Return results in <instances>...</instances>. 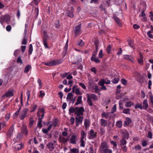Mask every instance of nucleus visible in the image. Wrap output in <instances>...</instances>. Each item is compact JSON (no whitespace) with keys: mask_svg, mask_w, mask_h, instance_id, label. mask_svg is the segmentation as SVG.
I'll return each mask as SVG.
<instances>
[{"mask_svg":"<svg viewBox=\"0 0 153 153\" xmlns=\"http://www.w3.org/2000/svg\"><path fill=\"white\" fill-rule=\"evenodd\" d=\"M100 152V153H112L111 149L108 148L106 143L105 141L101 144Z\"/></svg>","mask_w":153,"mask_h":153,"instance_id":"1","label":"nucleus"},{"mask_svg":"<svg viewBox=\"0 0 153 153\" xmlns=\"http://www.w3.org/2000/svg\"><path fill=\"white\" fill-rule=\"evenodd\" d=\"M10 20V17L8 15H5L1 16L0 17V22L2 25L4 22H8Z\"/></svg>","mask_w":153,"mask_h":153,"instance_id":"2","label":"nucleus"},{"mask_svg":"<svg viewBox=\"0 0 153 153\" xmlns=\"http://www.w3.org/2000/svg\"><path fill=\"white\" fill-rule=\"evenodd\" d=\"M62 62L61 61L60 62L58 60H52L47 63H44L45 65L49 66H52L54 65H58Z\"/></svg>","mask_w":153,"mask_h":153,"instance_id":"3","label":"nucleus"},{"mask_svg":"<svg viewBox=\"0 0 153 153\" xmlns=\"http://www.w3.org/2000/svg\"><path fill=\"white\" fill-rule=\"evenodd\" d=\"M75 114L77 116H79L83 114V112L85 111L84 109L82 107H76Z\"/></svg>","mask_w":153,"mask_h":153,"instance_id":"4","label":"nucleus"},{"mask_svg":"<svg viewBox=\"0 0 153 153\" xmlns=\"http://www.w3.org/2000/svg\"><path fill=\"white\" fill-rule=\"evenodd\" d=\"M28 111V109L27 108H25L22 112L21 113L20 115V118L21 120H23L26 117Z\"/></svg>","mask_w":153,"mask_h":153,"instance_id":"5","label":"nucleus"},{"mask_svg":"<svg viewBox=\"0 0 153 153\" xmlns=\"http://www.w3.org/2000/svg\"><path fill=\"white\" fill-rule=\"evenodd\" d=\"M45 113V109L43 108L38 109L37 112V116L39 117L43 118Z\"/></svg>","mask_w":153,"mask_h":153,"instance_id":"6","label":"nucleus"},{"mask_svg":"<svg viewBox=\"0 0 153 153\" xmlns=\"http://www.w3.org/2000/svg\"><path fill=\"white\" fill-rule=\"evenodd\" d=\"M81 24H80L77 25L75 27L74 30V32L75 33V36L76 37L80 34L81 31Z\"/></svg>","mask_w":153,"mask_h":153,"instance_id":"7","label":"nucleus"},{"mask_svg":"<svg viewBox=\"0 0 153 153\" xmlns=\"http://www.w3.org/2000/svg\"><path fill=\"white\" fill-rule=\"evenodd\" d=\"M14 129V125H13L8 130L7 133V135L8 138H10L13 135Z\"/></svg>","mask_w":153,"mask_h":153,"instance_id":"8","label":"nucleus"},{"mask_svg":"<svg viewBox=\"0 0 153 153\" xmlns=\"http://www.w3.org/2000/svg\"><path fill=\"white\" fill-rule=\"evenodd\" d=\"M44 34L45 37H43V44L45 48H48L49 47L47 45V41L48 39V37L45 32H44Z\"/></svg>","mask_w":153,"mask_h":153,"instance_id":"9","label":"nucleus"},{"mask_svg":"<svg viewBox=\"0 0 153 153\" xmlns=\"http://www.w3.org/2000/svg\"><path fill=\"white\" fill-rule=\"evenodd\" d=\"M59 141L61 143L65 144L69 140V137L68 138H65L62 136H60L59 137Z\"/></svg>","mask_w":153,"mask_h":153,"instance_id":"10","label":"nucleus"},{"mask_svg":"<svg viewBox=\"0 0 153 153\" xmlns=\"http://www.w3.org/2000/svg\"><path fill=\"white\" fill-rule=\"evenodd\" d=\"M110 80L105 79H102L98 82V84L100 85H103L104 84H109L110 83Z\"/></svg>","mask_w":153,"mask_h":153,"instance_id":"11","label":"nucleus"},{"mask_svg":"<svg viewBox=\"0 0 153 153\" xmlns=\"http://www.w3.org/2000/svg\"><path fill=\"white\" fill-rule=\"evenodd\" d=\"M14 146L16 150H20L24 147V145L22 143H15L14 144Z\"/></svg>","mask_w":153,"mask_h":153,"instance_id":"12","label":"nucleus"},{"mask_svg":"<svg viewBox=\"0 0 153 153\" xmlns=\"http://www.w3.org/2000/svg\"><path fill=\"white\" fill-rule=\"evenodd\" d=\"M76 136L73 135L71 137L70 143L72 144H76Z\"/></svg>","mask_w":153,"mask_h":153,"instance_id":"13","label":"nucleus"},{"mask_svg":"<svg viewBox=\"0 0 153 153\" xmlns=\"http://www.w3.org/2000/svg\"><path fill=\"white\" fill-rule=\"evenodd\" d=\"M123 58L124 59L127 60H129L132 62H134L133 60V57L131 55H125L123 56Z\"/></svg>","mask_w":153,"mask_h":153,"instance_id":"14","label":"nucleus"},{"mask_svg":"<svg viewBox=\"0 0 153 153\" xmlns=\"http://www.w3.org/2000/svg\"><path fill=\"white\" fill-rule=\"evenodd\" d=\"M71 12L70 11H67L66 13V14L67 15L70 17L73 18L74 16V15L73 14V13L74 11V9L72 7H71Z\"/></svg>","mask_w":153,"mask_h":153,"instance_id":"15","label":"nucleus"},{"mask_svg":"<svg viewBox=\"0 0 153 153\" xmlns=\"http://www.w3.org/2000/svg\"><path fill=\"white\" fill-rule=\"evenodd\" d=\"M148 107V104L147 103V100L145 99L143 102L142 108H143V109L146 110Z\"/></svg>","mask_w":153,"mask_h":153,"instance_id":"16","label":"nucleus"},{"mask_svg":"<svg viewBox=\"0 0 153 153\" xmlns=\"http://www.w3.org/2000/svg\"><path fill=\"white\" fill-rule=\"evenodd\" d=\"M113 18L117 24L120 27L122 25L120 22L119 19L116 16L114 15Z\"/></svg>","mask_w":153,"mask_h":153,"instance_id":"17","label":"nucleus"},{"mask_svg":"<svg viewBox=\"0 0 153 153\" xmlns=\"http://www.w3.org/2000/svg\"><path fill=\"white\" fill-rule=\"evenodd\" d=\"M47 146L49 149L50 151H52L54 149V144L52 143H49L47 145Z\"/></svg>","mask_w":153,"mask_h":153,"instance_id":"18","label":"nucleus"},{"mask_svg":"<svg viewBox=\"0 0 153 153\" xmlns=\"http://www.w3.org/2000/svg\"><path fill=\"white\" fill-rule=\"evenodd\" d=\"M22 133L25 135H27L28 134V131L27 130V127L26 126L23 125L22 129Z\"/></svg>","mask_w":153,"mask_h":153,"instance_id":"19","label":"nucleus"},{"mask_svg":"<svg viewBox=\"0 0 153 153\" xmlns=\"http://www.w3.org/2000/svg\"><path fill=\"white\" fill-rule=\"evenodd\" d=\"M91 59L92 61L96 63H98L100 62V60H99L96 56L91 57Z\"/></svg>","mask_w":153,"mask_h":153,"instance_id":"20","label":"nucleus"},{"mask_svg":"<svg viewBox=\"0 0 153 153\" xmlns=\"http://www.w3.org/2000/svg\"><path fill=\"white\" fill-rule=\"evenodd\" d=\"M100 124L103 126H106L107 124V123L106 120L102 119L100 120Z\"/></svg>","mask_w":153,"mask_h":153,"instance_id":"21","label":"nucleus"},{"mask_svg":"<svg viewBox=\"0 0 153 153\" xmlns=\"http://www.w3.org/2000/svg\"><path fill=\"white\" fill-rule=\"evenodd\" d=\"M82 97L81 96H79L78 97L77 99L76 102L75 103L76 105H77L79 104H81L82 102Z\"/></svg>","mask_w":153,"mask_h":153,"instance_id":"22","label":"nucleus"},{"mask_svg":"<svg viewBox=\"0 0 153 153\" xmlns=\"http://www.w3.org/2000/svg\"><path fill=\"white\" fill-rule=\"evenodd\" d=\"M127 143V141L124 138H123V139L120 140V146H125Z\"/></svg>","mask_w":153,"mask_h":153,"instance_id":"23","label":"nucleus"},{"mask_svg":"<svg viewBox=\"0 0 153 153\" xmlns=\"http://www.w3.org/2000/svg\"><path fill=\"white\" fill-rule=\"evenodd\" d=\"M90 134L93 138H94L96 137L97 132H95L93 129H91L90 130Z\"/></svg>","mask_w":153,"mask_h":153,"instance_id":"24","label":"nucleus"},{"mask_svg":"<svg viewBox=\"0 0 153 153\" xmlns=\"http://www.w3.org/2000/svg\"><path fill=\"white\" fill-rule=\"evenodd\" d=\"M79 117H76V122H78L80 123H81L82 121V119L83 117L81 116H78Z\"/></svg>","mask_w":153,"mask_h":153,"instance_id":"25","label":"nucleus"},{"mask_svg":"<svg viewBox=\"0 0 153 153\" xmlns=\"http://www.w3.org/2000/svg\"><path fill=\"white\" fill-rule=\"evenodd\" d=\"M134 104V103L131 101L127 102H126L125 106L126 107H129Z\"/></svg>","mask_w":153,"mask_h":153,"instance_id":"26","label":"nucleus"},{"mask_svg":"<svg viewBox=\"0 0 153 153\" xmlns=\"http://www.w3.org/2000/svg\"><path fill=\"white\" fill-rule=\"evenodd\" d=\"M131 119L128 117H126V120L124 122V125H125L126 126H128L129 124L131 123Z\"/></svg>","mask_w":153,"mask_h":153,"instance_id":"27","label":"nucleus"},{"mask_svg":"<svg viewBox=\"0 0 153 153\" xmlns=\"http://www.w3.org/2000/svg\"><path fill=\"white\" fill-rule=\"evenodd\" d=\"M87 102L88 104L90 106H92L93 105V103L91 99V98L88 95L87 97Z\"/></svg>","mask_w":153,"mask_h":153,"instance_id":"28","label":"nucleus"},{"mask_svg":"<svg viewBox=\"0 0 153 153\" xmlns=\"http://www.w3.org/2000/svg\"><path fill=\"white\" fill-rule=\"evenodd\" d=\"M73 94L71 92L69 93L68 94L66 99L67 100H71L73 98Z\"/></svg>","mask_w":153,"mask_h":153,"instance_id":"29","label":"nucleus"},{"mask_svg":"<svg viewBox=\"0 0 153 153\" xmlns=\"http://www.w3.org/2000/svg\"><path fill=\"white\" fill-rule=\"evenodd\" d=\"M31 66L30 65H27L25 67L24 70V72L27 73L28 72L31 68Z\"/></svg>","mask_w":153,"mask_h":153,"instance_id":"30","label":"nucleus"},{"mask_svg":"<svg viewBox=\"0 0 153 153\" xmlns=\"http://www.w3.org/2000/svg\"><path fill=\"white\" fill-rule=\"evenodd\" d=\"M33 51V46L32 44H30L29 45V48L28 51V54L29 55H30L32 54Z\"/></svg>","mask_w":153,"mask_h":153,"instance_id":"31","label":"nucleus"},{"mask_svg":"<svg viewBox=\"0 0 153 153\" xmlns=\"http://www.w3.org/2000/svg\"><path fill=\"white\" fill-rule=\"evenodd\" d=\"M70 153H79V150L78 149L74 148L70 149Z\"/></svg>","mask_w":153,"mask_h":153,"instance_id":"32","label":"nucleus"},{"mask_svg":"<svg viewBox=\"0 0 153 153\" xmlns=\"http://www.w3.org/2000/svg\"><path fill=\"white\" fill-rule=\"evenodd\" d=\"M123 133L124 134V136L123 138H124L125 139L127 138L128 139L129 137V134L128 131H123Z\"/></svg>","mask_w":153,"mask_h":153,"instance_id":"33","label":"nucleus"},{"mask_svg":"<svg viewBox=\"0 0 153 153\" xmlns=\"http://www.w3.org/2000/svg\"><path fill=\"white\" fill-rule=\"evenodd\" d=\"M13 94L11 91H9L6 93L5 94V96L7 97H10L13 96Z\"/></svg>","mask_w":153,"mask_h":153,"instance_id":"34","label":"nucleus"},{"mask_svg":"<svg viewBox=\"0 0 153 153\" xmlns=\"http://www.w3.org/2000/svg\"><path fill=\"white\" fill-rule=\"evenodd\" d=\"M86 135V134L85 133L83 130H82L81 132V139H84V138H85Z\"/></svg>","mask_w":153,"mask_h":153,"instance_id":"35","label":"nucleus"},{"mask_svg":"<svg viewBox=\"0 0 153 153\" xmlns=\"http://www.w3.org/2000/svg\"><path fill=\"white\" fill-rule=\"evenodd\" d=\"M134 108L135 109H137V108H140V109L142 110L143 109L142 108V105L141 104L139 103H137L136 105H135Z\"/></svg>","mask_w":153,"mask_h":153,"instance_id":"36","label":"nucleus"},{"mask_svg":"<svg viewBox=\"0 0 153 153\" xmlns=\"http://www.w3.org/2000/svg\"><path fill=\"white\" fill-rule=\"evenodd\" d=\"M109 114L110 113L109 112H107L106 113L105 112H103L102 114V117H105L106 118H108Z\"/></svg>","mask_w":153,"mask_h":153,"instance_id":"37","label":"nucleus"},{"mask_svg":"<svg viewBox=\"0 0 153 153\" xmlns=\"http://www.w3.org/2000/svg\"><path fill=\"white\" fill-rule=\"evenodd\" d=\"M76 110V108L71 107L69 110V114H70L71 113H73L74 112L75 114Z\"/></svg>","mask_w":153,"mask_h":153,"instance_id":"38","label":"nucleus"},{"mask_svg":"<svg viewBox=\"0 0 153 153\" xmlns=\"http://www.w3.org/2000/svg\"><path fill=\"white\" fill-rule=\"evenodd\" d=\"M38 123L37 124V126L39 128H41L42 127V125L41 124L42 120V118L39 117L38 118Z\"/></svg>","mask_w":153,"mask_h":153,"instance_id":"39","label":"nucleus"},{"mask_svg":"<svg viewBox=\"0 0 153 153\" xmlns=\"http://www.w3.org/2000/svg\"><path fill=\"white\" fill-rule=\"evenodd\" d=\"M68 48V41H67V42L65 45V46L64 47V51H63V53L65 54H66Z\"/></svg>","mask_w":153,"mask_h":153,"instance_id":"40","label":"nucleus"},{"mask_svg":"<svg viewBox=\"0 0 153 153\" xmlns=\"http://www.w3.org/2000/svg\"><path fill=\"white\" fill-rule=\"evenodd\" d=\"M84 125L86 129L89 126V122L87 119H85V120Z\"/></svg>","mask_w":153,"mask_h":153,"instance_id":"41","label":"nucleus"},{"mask_svg":"<svg viewBox=\"0 0 153 153\" xmlns=\"http://www.w3.org/2000/svg\"><path fill=\"white\" fill-rule=\"evenodd\" d=\"M120 79L118 77L115 78L111 80V82L113 84L117 83Z\"/></svg>","mask_w":153,"mask_h":153,"instance_id":"42","label":"nucleus"},{"mask_svg":"<svg viewBox=\"0 0 153 153\" xmlns=\"http://www.w3.org/2000/svg\"><path fill=\"white\" fill-rule=\"evenodd\" d=\"M32 107L31 108V110L30 111L31 112H33L37 108V106L36 104H33L32 105Z\"/></svg>","mask_w":153,"mask_h":153,"instance_id":"43","label":"nucleus"},{"mask_svg":"<svg viewBox=\"0 0 153 153\" xmlns=\"http://www.w3.org/2000/svg\"><path fill=\"white\" fill-rule=\"evenodd\" d=\"M75 93L77 95H81L82 94L79 88H76L75 89Z\"/></svg>","mask_w":153,"mask_h":153,"instance_id":"44","label":"nucleus"},{"mask_svg":"<svg viewBox=\"0 0 153 153\" xmlns=\"http://www.w3.org/2000/svg\"><path fill=\"white\" fill-rule=\"evenodd\" d=\"M116 126L119 128H121L122 126V123L121 121H117L116 123Z\"/></svg>","mask_w":153,"mask_h":153,"instance_id":"45","label":"nucleus"},{"mask_svg":"<svg viewBox=\"0 0 153 153\" xmlns=\"http://www.w3.org/2000/svg\"><path fill=\"white\" fill-rule=\"evenodd\" d=\"M20 52V49L16 50L14 52L13 55L15 56H17L18 54H19Z\"/></svg>","mask_w":153,"mask_h":153,"instance_id":"46","label":"nucleus"},{"mask_svg":"<svg viewBox=\"0 0 153 153\" xmlns=\"http://www.w3.org/2000/svg\"><path fill=\"white\" fill-rule=\"evenodd\" d=\"M111 47L110 45H108L106 48V51L108 53H110L111 51Z\"/></svg>","mask_w":153,"mask_h":153,"instance_id":"47","label":"nucleus"},{"mask_svg":"<svg viewBox=\"0 0 153 153\" xmlns=\"http://www.w3.org/2000/svg\"><path fill=\"white\" fill-rule=\"evenodd\" d=\"M77 45L80 46H82L84 44V42L82 40H79L77 42Z\"/></svg>","mask_w":153,"mask_h":153,"instance_id":"48","label":"nucleus"},{"mask_svg":"<svg viewBox=\"0 0 153 153\" xmlns=\"http://www.w3.org/2000/svg\"><path fill=\"white\" fill-rule=\"evenodd\" d=\"M27 41L26 39V37L25 36L23 38V40L22 42V45H26L27 44Z\"/></svg>","mask_w":153,"mask_h":153,"instance_id":"49","label":"nucleus"},{"mask_svg":"<svg viewBox=\"0 0 153 153\" xmlns=\"http://www.w3.org/2000/svg\"><path fill=\"white\" fill-rule=\"evenodd\" d=\"M116 105L115 104L112 107L111 112L112 113H113L115 112L116 111Z\"/></svg>","mask_w":153,"mask_h":153,"instance_id":"50","label":"nucleus"},{"mask_svg":"<svg viewBox=\"0 0 153 153\" xmlns=\"http://www.w3.org/2000/svg\"><path fill=\"white\" fill-rule=\"evenodd\" d=\"M16 62L18 63H20V65L22 64V61L21 59V57L20 56L17 58Z\"/></svg>","mask_w":153,"mask_h":153,"instance_id":"51","label":"nucleus"},{"mask_svg":"<svg viewBox=\"0 0 153 153\" xmlns=\"http://www.w3.org/2000/svg\"><path fill=\"white\" fill-rule=\"evenodd\" d=\"M130 110L129 108H126L123 110V113L126 114H128V113H129L130 114L129 111H130Z\"/></svg>","mask_w":153,"mask_h":153,"instance_id":"52","label":"nucleus"},{"mask_svg":"<svg viewBox=\"0 0 153 153\" xmlns=\"http://www.w3.org/2000/svg\"><path fill=\"white\" fill-rule=\"evenodd\" d=\"M121 148L122 151L123 152H126L127 151V147L125 146H121Z\"/></svg>","mask_w":153,"mask_h":153,"instance_id":"53","label":"nucleus"},{"mask_svg":"<svg viewBox=\"0 0 153 153\" xmlns=\"http://www.w3.org/2000/svg\"><path fill=\"white\" fill-rule=\"evenodd\" d=\"M142 147L140 145H137L134 147V149L136 150H140Z\"/></svg>","mask_w":153,"mask_h":153,"instance_id":"54","label":"nucleus"},{"mask_svg":"<svg viewBox=\"0 0 153 153\" xmlns=\"http://www.w3.org/2000/svg\"><path fill=\"white\" fill-rule=\"evenodd\" d=\"M91 98L94 99V100H96L97 99V96L95 95L92 94H91Z\"/></svg>","mask_w":153,"mask_h":153,"instance_id":"55","label":"nucleus"},{"mask_svg":"<svg viewBox=\"0 0 153 153\" xmlns=\"http://www.w3.org/2000/svg\"><path fill=\"white\" fill-rule=\"evenodd\" d=\"M94 89L95 90V92L96 93H98L100 91V89L99 88L98 86L97 85H96L95 86Z\"/></svg>","mask_w":153,"mask_h":153,"instance_id":"56","label":"nucleus"},{"mask_svg":"<svg viewBox=\"0 0 153 153\" xmlns=\"http://www.w3.org/2000/svg\"><path fill=\"white\" fill-rule=\"evenodd\" d=\"M55 25L56 28H58L59 27V20H57L55 22Z\"/></svg>","mask_w":153,"mask_h":153,"instance_id":"57","label":"nucleus"},{"mask_svg":"<svg viewBox=\"0 0 153 153\" xmlns=\"http://www.w3.org/2000/svg\"><path fill=\"white\" fill-rule=\"evenodd\" d=\"M79 86L81 87L83 89H86V87L84 85V83L82 82L79 83Z\"/></svg>","mask_w":153,"mask_h":153,"instance_id":"58","label":"nucleus"},{"mask_svg":"<svg viewBox=\"0 0 153 153\" xmlns=\"http://www.w3.org/2000/svg\"><path fill=\"white\" fill-rule=\"evenodd\" d=\"M152 31H149L147 33L148 36L150 38H152L153 37V35L151 34Z\"/></svg>","mask_w":153,"mask_h":153,"instance_id":"59","label":"nucleus"},{"mask_svg":"<svg viewBox=\"0 0 153 153\" xmlns=\"http://www.w3.org/2000/svg\"><path fill=\"white\" fill-rule=\"evenodd\" d=\"M100 133L101 134V135H102L105 132V130L104 128L102 127H101L100 129Z\"/></svg>","mask_w":153,"mask_h":153,"instance_id":"60","label":"nucleus"},{"mask_svg":"<svg viewBox=\"0 0 153 153\" xmlns=\"http://www.w3.org/2000/svg\"><path fill=\"white\" fill-rule=\"evenodd\" d=\"M37 82L39 84V88H41L42 86V83L40 79H38L37 80Z\"/></svg>","mask_w":153,"mask_h":153,"instance_id":"61","label":"nucleus"},{"mask_svg":"<svg viewBox=\"0 0 153 153\" xmlns=\"http://www.w3.org/2000/svg\"><path fill=\"white\" fill-rule=\"evenodd\" d=\"M29 120L30 126H31L33 125L34 121L33 120V118H30Z\"/></svg>","mask_w":153,"mask_h":153,"instance_id":"62","label":"nucleus"},{"mask_svg":"<svg viewBox=\"0 0 153 153\" xmlns=\"http://www.w3.org/2000/svg\"><path fill=\"white\" fill-rule=\"evenodd\" d=\"M80 146L82 147H84L85 146V142L83 140V139H80Z\"/></svg>","mask_w":153,"mask_h":153,"instance_id":"63","label":"nucleus"},{"mask_svg":"<svg viewBox=\"0 0 153 153\" xmlns=\"http://www.w3.org/2000/svg\"><path fill=\"white\" fill-rule=\"evenodd\" d=\"M89 153H95L94 152V150L92 146L89 148Z\"/></svg>","mask_w":153,"mask_h":153,"instance_id":"64","label":"nucleus"}]
</instances>
